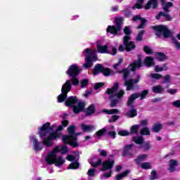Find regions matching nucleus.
Here are the masks:
<instances>
[{"mask_svg": "<svg viewBox=\"0 0 180 180\" xmlns=\"http://www.w3.org/2000/svg\"><path fill=\"white\" fill-rule=\"evenodd\" d=\"M68 126V120H63L62 125L57 127V124H53L51 125L50 122H46L42 126L38 127V135L41 139L42 141L39 140L37 136L30 135L29 136L30 144L32 146V150L35 153H39L43 148L47 147L48 148L53 146L54 142L53 140H58L61 139V131L64 130V127ZM56 131H53L54 129ZM53 131V132H52Z\"/></svg>", "mask_w": 180, "mask_h": 180, "instance_id": "1", "label": "nucleus"}, {"mask_svg": "<svg viewBox=\"0 0 180 180\" xmlns=\"http://www.w3.org/2000/svg\"><path fill=\"white\" fill-rule=\"evenodd\" d=\"M79 72H81V68L78 65L73 64L69 66L66 74L69 75V77H71L72 79L67 80L62 86V94L58 96V102L59 103L64 102V101L67 99V95L68 94V92L71 91V88H72L71 82H72L73 85H78V84H79V80L77 78V77L79 75Z\"/></svg>", "mask_w": 180, "mask_h": 180, "instance_id": "2", "label": "nucleus"}, {"mask_svg": "<svg viewBox=\"0 0 180 180\" xmlns=\"http://www.w3.org/2000/svg\"><path fill=\"white\" fill-rule=\"evenodd\" d=\"M60 153L61 154H67L68 149L65 146H57L53 150L49 151L45 157V162L48 165H55L58 168H61L65 162V159L63 156H57V154Z\"/></svg>", "mask_w": 180, "mask_h": 180, "instance_id": "3", "label": "nucleus"}, {"mask_svg": "<svg viewBox=\"0 0 180 180\" xmlns=\"http://www.w3.org/2000/svg\"><path fill=\"white\" fill-rule=\"evenodd\" d=\"M142 65L143 63H141V60L139 59L131 64L128 67V69H123L121 72H119L120 73L123 74V79L125 81L124 85L127 86V91H131V89H133L134 84H137V82L140 81L139 77L136 79H130L127 80L130 71H136V70H138V68H140ZM116 72H118V71H116Z\"/></svg>", "mask_w": 180, "mask_h": 180, "instance_id": "4", "label": "nucleus"}, {"mask_svg": "<svg viewBox=\"0 0 180 180\" xmlns=\"http://www.w3.org/2000/svg\"><path fill=\"white\" fill-rule=\"evenodd\" d=\"M117 89H119V83L114 84L112 88L107 89V95L111 99V108L116 106V104L119 102V99L124 95V90H120L117 92Z\"/></svg>", "mask_w": 180, "mask_h": 180, "instance_id": "5", "label": "nucleus"}, {"mask_svg": "<svg viewBox=\"0 0 180 180\" xmlns=\"http://www.w3.org/2000/svg\"><path fill=\"white\" fill-rule=\"evenodd\" d=\"M68 133L69 136L65 135L62 137V140L65 144H70L72 147H77V136H79L82 133L75 134V125H71L68 127Z\"/></svg>", "mask_w": 180, "mask_h": 180, "instance_id": "6", "label": "nucleus"}, {"mask_svg": "<svg viewBox=\"0 0 180 180\" xmlns=\"http://www.w3.org/2000/svg\"><path fill=\"white\" fill-rule=\"evenodd\" d=\"M96 49L86 48L83 51V54L85 56V63L83 64L84 68H91L94 63L92 61H98V55H96Z\"/></svg>", "mask_w": 180, "mask_h": 180, "instance_id": "7", "label": "nucleus"}, {"mask_svg": "<svg viewBox=\"0 0 180 180\" xmlns=\"http://www.w3.org/2000/svg\"><path fill=\"white\" fill-rule=\"evenodd\" d=\"M65 103L67 106L72 108L74 113H79V112H82L84 110V108H85V104L79 101L78 98L75 96H70Z\"/></svg>", "mask_w": 180, "mask_h": 180, "instance_id": "8", "label": "nucleus"}, {"mask_svg": "<svg viewBox=\"0 0 180 180\" xmlns=\"http://www.w3.org/2000/svg\"><path fill=\"white\" fill-rule=\"evenodd\" d=\"M97 51L100 54H111V56H116L117 49L115 46H109L108 45H103V39H99L96 41Z\"/></svg>", "mask_w": 180, "mask_h": 180, "instance_id": "9", "label": "nucleus"}, {"mask_svg": "<svg viewBox=\"0 0 180 180\" xmlns=\"http://www.w3.org/2000/svg\"><path fill=\"white\" fill-rule=\"evenodd\" d=\"M124 33L127 35L124 37V44H125V50L127 51H131V50H134L136 49V45L134 43L129 41L130 37L128 36L129 34H131V30H130V27H125L124 30Z\"/></svg>", "mask_w": 180, "mask_h": 180, "instance_id": "10", "label": "nucleus"}, {"mask_svg": "<svg viewBox=\"0 0 180 180\" xmlns=\"http://www.w3.org/2000/svg\"><path fill=\"white\" fill-rule=\"evenodd\" d=\"M122 22L123 18H115V25H109L107 28V32H110L111 34H115V36H119V32L122 29Z\"/></svg>", "mask_w": 180, "mask_h": 180, "instance_id": "11", "label": "nucleus"}, {"mask_svg": "<svg viewBox=\"0 0 180 180\" xmlns=\"http://www.w3.org/2000/svg\"><path fill=\"white\" fill-rule=\"evenodd\" d=\"M153 30H156V36L158 37H170L171 32L165 25H158L153 27Z\"/></svg>", "mask_w": 180, "mask_h": 180, "instance_id": "12", "label": "nucleus"}, {"mask_svg": "<svg viewBox=\"0 0 180 180\" xmlns=\"http://www.w3.org/2000/svg\"><path fill=\"white\" fill-rule=\"evenodd\" d=\"M99 72H103V75L105 77H109V75H115V72L112 71L109 68H105L102 65L98 64L95 66L93 74L94 75H98Z\"/></svg>", "mask_w": 180, "mask_h": 180, "instance_id": "13", "label": "nucleus"}, {"mask_svg": "<svg viewBox=\"0 0 180 180\" xmlns=\"http://www.w3.org/2000/svg\"><path fill=\"white\" fill-rule=\"evenodd\" d=\"M78 158H79L78 153L75 154V155H68L67 156L66 160L72 162L70 165H69L68 169H78L79 168Z\"/></svg>", "mask_w": 180, "mask_h": 180, "instance_id": "14", "label": "nucleus"}, {"mask_svg": "<svg viewBox=\"0 0 180 180\" xmlns=\"http://www.w3.org/2000/svg\"><path fill=\"white\" fill-rule=\"evenodd\" d=\"M147 95H148V90H143L141 93H136L132 94L129 98L127 103L128 106H131L137 98H141L140 100L143 101V99H144Z\"/></svg>", "mask_w": 180, "mask_h": 180, "instance_id": "15", "label": "nucleus"}, {"mask_svg": "<svg viewBox=\"0 0 180 180\" xmlns=\"http://www.w3.org/2000/svg\"><path fill=\"white\" fill-rule=\"evenodd\" d=\"M115 165V160H107L103 162V168L101 171H106V169H112Z\"/></svg>", "mask_w": 180, "mask_h": 180, "instance_id": "16", "label": "nucleus"}, {"mask_svg": "<svg viewBox=\"0 0 180 180\" xmlns=\"http://www.w3.org/2000/svg\"><path fill=\"white\" fill-rule=\"evenodd\" d=\"M133 22H139L141 25L137 27V29H144L146 26V22H147V20L144 18H141L140 15L134 16L132 18Z\"/></svg>", "mask_w": 180, "mask_h": 180, "instance_id": "17", "label": "nucleus"}, {"mask_svg": "<svg viewBox=\"0 0 180 180\" xmlns=\"http://www.w3.org/2000/svg\"><path fill=\"white\" fill-rule=\"evenodd\" d=\"M123 155L128 157H133L134 154L133 153V145H127L124 148Z\"/></svg>", "mask_w": 180, "mask_h": 180, "instance_id": "18", "label": "nucleus"}, {"mask_svg": "<svg viewBox=\"0 0 180 180\" xmlns=\"http://www.w3.org/2000/svg\"><path fill=\"white\" fill-rule=\"evenodd\" d=\"M155 9L158 6V0H149L145 6V9H150V8Z\"/></svg>", "mask_w": 180, "mask_h": 180, "instance_id": "19", "label": "nucleus"}, {"mask_svg": "<svg viewBox=\"0 0 180 180\" xmlns=\"http://www.w3.org/2000/svg\"><path fill=\"white\" fill-rule=\"evenodd\" d=\"M161 2H162V6L163 11H165V12H169L168 9H169V8H172V6H173L172 2H167V0H161Z\"/></svg>", "mask_w": 180, "mask_h": 180, "instance_id": "20", "label": "nucleus"}, {"mask_svg": "<svg viewBox=\"0 0 180 180\" xmlns=\"http://www.w3.org/2000/svg\"><path fill=\"white\" fill-rule=\"evenodd\" d=\"M82 130L86 133H91L95 130V127L92 125H86L84 124H81Z\"/></svg>", "mask_w": 180, "mask_h": 180, "instance_id": "21", "label": "nucleus"}, {"mask_svg": "<svg viewBox=\"0 0 180 180\" xmlns=\"http://www.w3.org/2000/svg\"><path fill=\"white\" fill-rule=\"evenodd\" d=\"M90 164L93 167H98V165H101V164H102V160L96 157L91 159Z\"/></svg>", "mask_w": 180, "mask_h": 180, "instance_id": "22", "label": "nucleus"}, {"mask_svg": "<svg viewBox=\"0 0 180 180\" xmlns=\"http://www.w3.org/2000/svg\"><path fill=\"white\" fill-rule=\"evenodd\" d=\"M147 158H148V156L147 155V154L140 155L137 157L136 159H135V162H136V164H140V162H143V161H146Z\"/></svg>", "mask_w": 180, "mask_h": 180, "instance_id": "23", "label": "nucleus"}, {"mask_svg": "<svg viewBox=\"0 0 180 180\" xmlns=\"http://www.w3.org/2000/svg\"><path fill=\"white\" fill-rule=\"evenodd\" d=\"M152 91L154 94H162V92H164V87L161 85L154 86Z\"/></svg>", "mask_w": 180, "mask_h": 180, "instance_id": "24", "label": "nucleus"}, {"mask_svg": "<svg viewBox=\"0 0 180 180\" xmlns=\"http://www.w3.org/2000/svg\"><path fill=\"white\" fill-rule=\"evenodd\" d=\"M145 64L147 67H151L152 65H154V59L150 56H147L145 58Z\"/></svg>", "mask_w": 180, "mask_h": 180, "instance_id": "25", "label": "nucleus"}, {"mask_svg": "<svg viewBox=\"0 0 180 180\" xmlns=\"http://www.w3.org/2000/svg\"><path fill=\"white\" fill-rule=\"evenodd\" d=\"M140 124H135L131 127L130 131L132 134H137L139 133V129H140Z\"/></svg>", "mask_w": 180, "mask_h": 180, "instance_id": "26", "label": "nucleus"}, {"mask_svg": "<svg viewBox=\"0 0 180 180\" xmlns=\"http://www.w3.org/2000/svg\"><path fill=\"white\" fill-rule=\"evenodd\" d=\"M132 140L134 143H136V144L139 145L144 143V139H143V136H134Z\"/></svg>", "mask_w": 180, "mask_h": 180, "instance_id": "27", "label": "nucleus"}, {"mask_svg": "<svg viewBox=\"0 0 180 180\" xmlns=\"http://www.w3.org/2000/svg\"><path fill=\"white\" fill-rule=\"evenodd\" d=\"M176 167V160H170L169 167V170L170 171V172L175 171Z\"/></svg>", "mask_w": 180, "mask_h": 180, "instance_id": "28", "label": "nucleus"}, {"mask_svg": "<svg viewBox=\"0 0 180 180\" xmlns=\"http://www.w3.org/2000/svg\"><path fill=\"white\" fill-rule=\"evenodd\" d=\"M168 68L167 67V64H164L162 67L156 65L155 67V71L156 72H161V71H167Z\"/></svg>", "mask_w": 180, "mask_h": 180, "instance_id": "29", "label": "nucleus"}, {"mask_svg": "<svg viewBox=\"0 0 180 180\" xmlns=\"http://www.w3.org/2000/svg\"><path fill=\"white\" fill-rule=\"evenodd\" d=\"M95 112V105L94 104H91L89 105V107L87 108L86 111V116H89V115H92Z\"/></svg>", "mask_w": 180, "mask_h": 180, "instance_id": "30", "label": "nucleus"}, {"mask_svg": "<svg viewBox=\"0 0 180 180\" xmlns=\"http://www.w3.org/2000/svg\"><path fill=\"white\" fill-rule=\"evenodd\" d=\"M104 113H106V115H117L119 113V110L117 109H111V110H106L104 109L103 110Z\"/></svg>", "mask_w": 180, "mask_h": 180, "instance_id": "31", "label": "nucleus"}, {"mask_svg": "<svg viewBox=\"0 0 180 180\" xmlns=\"http://www.w3.org/2000/svg\"><path fill=\"white\" fill-rule=\"evenodd\" d=\"M156 58L159 61H165V60H167V56H165V54L162 53H158L156 54Z\"/></svg>", "mask_w": 180, "mask_h": 180, "instance_id": "32", "label": "nucleus"}, {"mask_svg": "<svg viewBox=\"0 0 180 180\" xmlns=\"http://www.w3.org/2000/svg\"><path fill=\"white\" fill-rule=\"evenodd\" d=\"M105 133H106V129H101L94 134V137L96 139H99V137H102V135L105 134Z\"/></svg>", "mask_w": 180, "mask_h": 180, "instance_id": "33", "label": "nucleus"}, {"mask_svg": "<svg viewBox=\"0 0 180 180\" xmlns=\"http://www.w3.org/2000/svg\"><path fill=\"white\" fill-rule=\"evenodd\" d=\"M160 16H163L166 20H171V19H172L168 13H165L162 12H160L159 15L156 16V19H158V20L160 19Z\"/></svg>", "mask_w": 180, "mask_h": 180, "instance_id": "34", "label": "nucleus"}, {"mask_svg": "<svg viewBox=\"0 0 180 180\" xmlns=\"http://www.w3.org/2000/svg\"><path fill=\"white\" fill-rule=\"evenodd\" d=\"M143 2H144V0H138L136 5L134 6L132 9H141L143 8Z\"/></svg>", "mask_w": 180, "mask_h": 180, "instance_id": "35", "label": "nucleus"}, {"mask_svg": "<svg viewBox=\"0 0 180 180\" xmlns=\"http://www.w3.org/2000/svg\"><path fill=\"white\" fill-rule=\"evenodd\" d=\"M129 117H136L137 116V111L135 109L130 110L127 113Z\"/></svg>", "mask_w": 180, "mask_h": 180, "instance_id": "36", "label": "nucleus"}, {"mask_svg": "<svg viewBox=\"0 0 180 180\" xmlns=\"http://www.w3.org/2000/svg\"><path fill=\"white\" fill-rule=\"evenodd\" d=\"M141 136H150V129L147 127H144L140 131Z\"/></svg>", "mask_w": 180, "mask_h": 180, "instance_id": "37", "label": "nucleus"}, {"mask_svg": "<svg viewBox=\"0 0 180 180\" xmlns=\"http://www.w3.org/2000/svg\"><path fill=\"white\" fill-rule=\"evenodd\" d=\"M161 129H162V125L161 124H156L153 126V131H155V133H158Z\"/></svg>", "mask_w": 180, "mask_h": 180, "instance_id": "38", "label": "nucleus"}, {"mask_svg": "<svg viewBox=\"0 0 180 180\" xmlns=\"http://www.w3.org/2000/svg\"><path fill=\"white\" fill-rule=\"evenodd\" d=\"M129 172L128 170H127V171L124 172L123 173H121V174H118L116 176V180H120L122 178H124V176H126L129 174Z\"/></svg>", "mask_w": 180, "mask_h": 180, "instance_id": "39", "label": "nucleus"}, {"mask_svg": "<svg viewBox=\"0 0 180 180\" xmlns=\"http://www.w3.org/2000/svg\"><path fill=\"white\" fill-rule=\"evenodd\" d=\"M141 168L143 169H151V163H150V162H143L141 165Z\"/></svg>", "mask_w": 180, "mask_h": 180, "instance_id": "40", "label": "nucleus"}, {"mask_svg": "<svg viewBox=\"0 0 180 180\" xmlns=\"http://www.w3.org/2000/svg\"><path fill=\"white\" fill-rule=\"evenodd\" d=\"M150 77H151V78L153 79H160V78H162V75L157 73H151Z\"/></svg>", "mask_w": 180, "mask_h": 180, "instance_id": "41", "label": "nucleus"}, {"mask_svg": "<svg viewBox=\"0 0 180 180\" xmlns=\"http://www.w3.org/2000/svg\"><path fill=\"white\" fill-rule=\"evenodd\" d=\"M118 134L119 136H130V132L127 130H121L120 131H118Z\"/></svg>", "mask_w": 180, "mask_h": 180, "instance_id": "42", "label": "nucleus"}, {"mask_svg": "<svg viewBox=\"0 0 180 180\" xmlns=\"http://www.w3.org/2000/svg\"><path fill=\"white\" fill-rule=\"evenodd\" d=\"M144 34V31H141L137 37H136V41H141L143 40V36Z\"/></svg>", "mask_w": 180, "mask_h": 180, "instance_id": "43", "label": "nucleus"}, {"mask_svg": "<svg viewBox=\"0 0 180 180\" xmlns=\"http://www.w3.org/2000/svg\"><path fill=\"white\" fill-rule=\"evenodd\" d=\"M169 82H171V76L170 75L165 76L162 84H169Z\"/></svg>", "mask_w": 180, "mask_h": 180, "instance_id": "44", "label": "nucleus"}, {"mask_svg": "<svg viewBox=\"0 0 180 180\" xmlns=\"http://www.w3.org/2000/svg\"><path fill=\"white\" fill-rule=\"evenodd\" d=\"M172 41L173 44H174L177 50H180V43L178 41H176V39H175L174 38H172Z\"/></svg>", "mask_w": 180, "mask_h": 180, "instance_id": "45", "label": "nucleus"}, {"mask_svg": "<svg viewBox=\"0 0 180 180\" xmlns=\"http://www.w3.org/2000/svg\"><path fill=\"white\" fill-rule=\"evenodd\" d=\"M122 63H123V58H120L118 60V63L113 65L114 70H117V68L119 67V65H120Z\"/></svg>", "mask_w": 180, "mask_h": 180, "instance_id": "46", "label": "nucleus"}, {"mask_svg": "<svg viewBox=\"0 0 180 180\" xmlns=\"http://www.w3.org/2000/svg\"><path fill=\"white\" fill-rule=\"evenodd\" d=\"M143 50L146 54H153V49L150 46H144Z\"/></svg>", "mask_w": 180, "mask_h": 180, "instance_id": "47", "label": "nucleus"}, {"mask_svg": "<svg viewBox=\"0 0 180 180\" xmlns=\"http://www.w3.org/2000/svg\"><path fill=\"white\" fill-rule=\"evenodd\" d=\"M150 179L151 180L157 179V172H155V170H153L151 172Z\"/></svg>", "mask_w": 180, "mask_h": 180, "instance_id": "48", "label": "nucleus"}, {"mask_svg": "<svg viewBox=\"0 0 180 180\" xmlns=\"http://www.w3.org/2000/svg\"><path fill=\"white\" fill-rule=\"evenodd\" d=\"M89 83V81H88V79H82L81 82L82 88H85V86H86V85H88Z\"/></svg>", "mask_w": 180, "mask_h": 180, "instance_id": "49", "label": "nucleus"}, {"mask_svg": "<svg viewBox=\"0 0 180 180\" xmlns=\"http://www.w3.org/2000/svg\"><path fill=\"white\" fill-rule=\"evenodd\" d=\"M119 119V115H112L111 118L109 119L110 123H112L113 122H116Z\"/></svg>", "mask_w": 180, "mask_h": 180, "instance_id": "50", "label": "nucleus"}, {"mask_svg": "<svg viewBox=\"0 0 180 180\" xmlns=\"http://www.w3.org/2000/svg\"><path fill=\"white\" fill-rule=\"evenodd\" d=\"M172 105L174 106V108H180V100L173 101Z\"/></svg>", "mask_w": 180, "mask_h": 180, "instance_id": "51", "label": "nucleus"}, {"mask_svg": "<svg viewBox=\"0 0 180 180\" xmlns=\"http://www.w3.org/2000/svg\"><path fill=\"white\" fill-rule=\"evenodd\" d=\"M87 174L89 176H95V169H89Z\"/></svg>", "mask_w": 180, "mask_h": 180, "instance_id": "52", "label": "nucleus"}, {"mask_svg": "<svg viewBox=\"0 0 180 180\" xmlns=\"http://www.w3.org/2000/svg\"><path fill=\"white\" fill-rule=\"evenodd\" d=\"M152 146L151 143L146 142L143 148L145 150H146V151H148V150H150V148H151Z\"/></svg>", "mask_w": 180, "mask_h": 180, "instance_id": "53", "label": "nucleus"}, {"mask_svg": "<svg viewBox=\"0 0 180 180\" xmlns=\"http://www.w3.org/2000/svg\"><path fill=\"white\" fill-rule=\"evenodd\" d=\"M108 136L112 139H116V131H111L108 133Z\"/></svg>", "mask_w": 180, "mask_h": 180, "instance_id": "54", "label": "nucleus"}, {"mask_svg": "<svg viewBox=\"0 0 180 180\" xmlns=\"http://www.w3.org/2000/svg\"><path fill=\"white\" fill-rule=\"evenodd\" d=\"M168 94H170L171 95H174V94H176L177 90L176 89H169L167 90Z\"/></svg>", "mask_w": 180, "mask_h": 180, "instance_id": "55", "label": "nucleus"}, {"mask_svg": "<svg viewBox=\"0 0 180 180\" xmlns=\"http://www.w3.org/2000/svg\"><path fill=\"white\" fill-rule=\"evenodd\" d=\"M101 86H103V83L102 82L96 83L94 86V89H99V88H101Z\"/></svg>", "mask_w": 180, "mask_h": 180, "instance_id": "56", "label": "nucleus"}, {"mask_svg": "<svg viewBox=\"0 0 180 180\" xmlns=\"http://www.w3.org/2000/svg\"><path fill=\"white\" fill-rule=\"evenodd\" d=\"M147 124H148V121L147 120H143L142 121H141V126H143V127H146L147 126Z\"/></svg>", "mask_w": 180, "mask_h": 180, "instance_id": "57", "label": "nucleus"}, {"mask_svg": "<svg viewBox=\"0 0 180 180\" xmlns=\"http://www.w3.org/2000/svg\"><path fill=\"white\" fill-rule=\"evenodd\" d=\"M100 154L101 155H102L103 157H106V155H108V153L106 152V150H102L100 151Z\"/></svg>", "mask_w": 180, "mask_h": 180, "instance_id": "58", "label": "nucleus"}, {"mask_svg": "<svg viewBox=\"0 0 180 180\" xmlns=\"http://www.w3.org/2000/svg\"><path fill=\"white\" fill-rule=\"evenodd\" d=\"M111 11H112V12H117V11H119V6H112L111 8Z\"/></svg>", "mask_w": 180, "mask_h": 180, "instance_id": "59", "label": "nucleus"}, {"mask_svg": "<svg viewBox=\"0 0 180 180\" xmlns=\"http://www.w3.org/2000/svg\"><path fill=\"white\" fill-rule=\"evenodd\" d=\"M110 175H112V172L104 174V176H105V178H110Z\"/></svg>", "mask_w": 180, "mask_h": 180, "instance_id": "60", "label": "nucleus"}, {"mask_svg": "<svg viewBox=\"0 0 180 180\" xmlns=\"http://www.w3.org/2000/svg\"><path fill=\"white\" fill-rule=\"evenodd\" d=\"M124 49H126V48L124 47V46L120 45V46H119V51H124Z\"/></svg>", "mask_w": 180, "mask_h": 180, "instance_id": "61", "label": "nucleus"}, {"mask_svg": "<svg viewBox=\"0 0 180 180\" xmlns=\"http://www.w3.org/2000/svg\"><path fill=\"white\" fill-rule=\"evenodd\" d=\"M84 141H86V140H91V139H92V137H91V136H86L85 137H84Z\"/></svg>", "mask_w": 180, "mask_h": 180, "instance_id": "62", "label": "nucleus"}, {"mask_svg": "<svg viewBox=\"0 0 180 180\" xmlns=\"http://www.w3.org/2000/svg\"><path fill=\"white\" fill-rule=\"evenodd\" d=\"M120 169H122V166L118 165V166L116 167V171H117V172L120 171Z\"/></svg>", "mask_w": 180, "mask_h": 180, "instance_id": "63", "label": "nucleus"}, {"mask_svg": "<svg viewBox=\"0 0 180 180\" xmlns=\"http://www.w3.org/2000/svg\"><path fill=\"white\" fill-rule=\"evenodd\" d=\"M90 94H91V92H90V91H86V93H85V94H84V96L88 97V96H89Z\"/></svg>", "mask_w": 180, "mask_h": 180, "instance_id": "64", "label": "nucleus"}]
</instances>
